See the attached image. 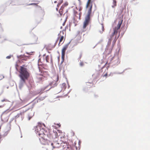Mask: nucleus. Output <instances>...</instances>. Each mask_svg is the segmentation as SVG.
<instances>
[{"instance_id":"17","label":"nucleus","mask_w":150,"mask_h":150,"mask_svg":"<svg viewBox=\"0 0 150 150\" xmlns=\"http://www.w3.org/2000/svg\"><path fill=\"white\" fill-rule=\"evenodd\" d=\"M57 81H55L54 82H53L52 83H54V84H55L56 83V81H58V79H59V77H58V76H57Z\"/></svg>"},{"instance_id":"14","label":"nucleus","mask_w":150,"mask_h":150,"mask_svg":"<svg viewBox=\"0 0 150 150\" xmlns=\"http://www.w3.org/2000/svg\"><path fill=\"white\" fill-rule=\"evenodd\" d=\"M63 6H62L59 10V13L61 16H62L63 14Z\"/></svg>"},{"instance_id":"20","label":"nucleus","mask_w":150,"mask_h":150,"mask_svg":"<svg viewBox=\"0 0 150 150\" xmlns=\"http://www.w3.org/2000/svg\"><path fill=\"white\" fill-rule=\"evenodd\" d=\"M83 62H81L80 63V65L81 66H83Z\"/></svg>"},{"instance_id":"16","label":"nucleus","mask_w":150,"mask_h":150,"mask_svg":"<svg viewBox=\"0 0 150 150\" xmlns=\"http://www.w3.org/2000/svg\"><path fill=\"white\" fill-rule=\"evenodd\" d=\"M108 73H106L105 74H103L102 75V76L103 77H105V78H107V76H108Z\"/></svg>"},{"instance_id":"12","label":"nucleus","mask_w":150,"mask_h":150,"mask_svg":"<svg viewBox=\"0 0 150 150\" xmlns=\"http://www.w3.org/2000/svg\"><path fill=\"white\" fill-rule=\"evenodd\" d=\"M38 3H31L29 4L28 5H34L37 6L39 8H40L41 9H42V8L41 6L38 5V4L39 3V1H38Z\"/></svg>"},{"instance_id":"1","label":"nucleus","mask_w":150,"mask_h":150,"mask_svg":"<svg viewBox=\"0 0 150 150\" xmlns=\"http://www.w3.org/2000/svg\"><path fill=\"white\" fill-rule=\"evenodd\" d=\"M93 4L91 0H88L86 6L87 8V13L85 18V20L83 23V25L82 29L79 33L84 32L86 30V28L88 25L90 21V16L91 13Z\"/></svg>"},{"instance_id":"23","label":"nucleus","mask_w":150,"mask_h":150,"mask_svg":"<svg viewBox=\"0 0 150 150\" xmlns=\"http://www.w3.org/2000/svg\"><path fill=\"white\" fill-rule=\"evenodd\" d=\"M60 5V4H58L57 5V6H59Z\"/></svg>"},{"instance_id":"31","label":"nucleus","mask_w":150,"mask_h":150,"mask_svg":"<svg viewBox=\"0 0 150 150\" xmlns=\"http://www.w3.org/2000/svg\"><path fill=\"white\" fill-rule=\"evenodd\" d=\"M38 39V38H37V40Z\"/></svg>"},{"instance_id":"11","label":"nucleus","mask_w":150,"mask_h":150,"mask_svg":"<svg viewBox=\"0 0 150 150\" xmlns=\"http://www.w3.org/2000/svg\"><path fill=\"white\" fill-rule=\"evenodd\" d=\"M77 41L79 43L82 42L83 40V39H82L81 38V37H80L79 36H77Z\"/></svg>"},{"instance_id":"33","label":"nucleus","mask_w":150,"mask_h":150,"mask_svg":"<svg viewBox=\"0 0 150 150\" xmlns=\"http://www.w3.org/2000/svg\"><path fill=\"white\" fill-rule=\"evenodd\" d=\"M1 107V106H0V107Z\"/></svg>"},{"instance_id":"28","label":"nucleus","mask_w":150,"mask_h":150,"mask_svg":"<svg viewBox=\"0 0 150 150\" xmlns=\"http://www.w3.org/2000/svg\"><path fill=\"white\" fill-rule=\"evenodd\" d=\"M64 24H65V23H63V25H64Z\"/></svg>"},{"instance_id":"26","label":"nucleus","mask_w":150,"mask_h":150,"mask_svg":"<svg viewBox=\"0 0 150 150\" xmlns=\"http://www.w3.org/2000/svg\"><path fill=\"white\" fill-rule=\"evenodd\" d=\"M81 13L80 12V13H79V18H80V16H81L80 13Z\"/></svg>"},{"instance_id":"8","label":"nucleus","mask_w":150,"mask_h":150,"mask_svg":"<svg viewBox=\"0 0 150 150\" xmlns=\"http://www.w3.org/2000/svg\"><path fill=\"white\" fill-rule=\"evenodd\" d=\"M43 58L45 59L46 62H49V59H50V62L51 63H52L53 60L51 57H50L49 55L46 56L45 54H44L43 55Z\"/></svg>"},{"instance_id":"15","label":"nucleus","mask_w":150,"mask_h":150,"mask_svg":"<svg viewBox=\"0 0 150 150\" xmlns=\"http://www.w3.org/2000/svg\"><path fill=\"white\" fill-rule=\"evenodd\" d=\"M116 0H114L113 2V5L112 6V8H114L116 6Z\"/></svg>"},{"instance_id":"18","label":"nucleus","mask_w":150,"mask_h":150,"mask_svg":"<svg viewBox=\"0 0 150 150\" xmlns=\"http://www.w3.org/2000/svg\"><path fill=\"white\" fill-rule=\"evenodd\" d=\"M8 101V100H7V99H3V100H1V101L2 102H4V101H5V102H7V101Z\"/></svg>"},{"instance_id":"3","label":"nucleus","mask_w":150,"mask_h":150,"mask_svg":"<svg viewBox=\"0 0 150 150\" xmlns=\"http://www.w3.org/2000/svg\"><path fill=\"white\" fill-rule=\"evenodd\" d=\"M123 20L121 19L120 21L118 22L117 27H115L113 29V32L110 35V38L112 39L114 35H115V40H116L120 35V29L121 25L122 23Z\"/></svg>"},{"instance_id":"13","label":"nucleus","mask_w":150,"mask_h":150,"mask_svg":"<svg viewBox=\"0 0 150 150\" xmlns=\"http://www.w3.org/2000/svg\"><path fill=\"white\" fill-rule=\"evenodd\" d=\"M101 30L99 29V32L100 33H102L104 31V27L103 24H101Z\"/></svg>"},{"instance_id":"27","label":"nucleus","mask_w":150,"mask_h":150,"mask_svg":"<svg viewBox=\"0 0 150 150\" xmlns=\"http://www.w3.org/2000/svg\"><path fill=\"white\" fill-rule=\"evenodd\" d=\"M57 2V1H54V3H56Z\"/></svg>"},{"instance_id":"7","label":"nucleus","mask_w":150,"mask_h":150,"mask_svg":"<svg viewBox=\"0 0 150 150\" xmlns=\"http://www.w3.org/2000/svg\"><path fill=\"white\" fill-rule=\"evenodd\" d=\"M34 112L32 110H27V117L28 120L30 119L34 116Z\"/></svg>"},{"instance_id":"32","label":"nucleus","mask_w":150,"mask_h":150,"mask_svg":"<svg viewBox=\"0 0 150 150\" xmlns=\"http://www.w3.org/2000/svg\"><path fill=\"white\" fill-rule=\"evenodd\" d=\"M62 32H63V33H64V32H63V31H62Z\"/></svg>"},{"instance_id":"4","label":"nucleus","mask_w":150,"mask_h":150,"mask_svg":"<svg viewBox=\"0 0 150 150\" xmlns=\"http://www.w3.org/2000/svg\"><path fill=\"white\" fill-rule=\"evenodd\" d=\"M35 131L37 132L38 134L40 137L39 139L41 141L43 140H47V136L44 133L43 129H41L40 125H38L37 126Z\"/></svg>"},{"instance_id":"2","label":"nucleus","mask_w":150,"mask_h":150,"mask_svg":"<svg viewBox=\"0 0 150 150\" xmlns=\"http://www.w3.org/2000/svg\"><path fill=\"white\" fill-rule=\"evenodd\" d=\"M19 76L23 83H25L26 80H27L30 76V73L28 71L27 69L22 66L20 67Z\"/></svg>"},{"instance_id":"25","label":"nucleus","mask_w":150,"mask_h":150,"mask_svg":"<svg viewBox=\"0 0 150 150\" xmlns=\"http://www.w3.org/2000/svg\"><path fill=\"white\" fill-rule=\"evenodd\" d=\"M67 5H68V4H66V3H65V4H64V5H65V6H67Z\"/></svg>"},{"instance_id":"24","label":"nucleus","mask_w":150,"mask_h":150,"mask_svg":"<svg viewBox=\"0 0 150 150\" xmlns=\"http://www.w3.org/2000/svg\"><path fill=\"white\" fill-rule=\"evenodd\" d=\"M39 61H40L41 62H41V59H39Z\"/></svg>"},{"instance_id":"21","label":"nucleus","mask_w":150,"mask_h":150,"mask_svg":"<svg viewBox=\"0 0 150 150\" xmlns=\"http://www.w3.org/2000/svg\"><path fill=\"white\" fill-rule=\"evenodd\" d=\"M77 13V12L74 11V14L76 16V14Z\"/></svg>"},{"instance_id":"22","label":"nucleus","mask_w":150,"mask_h":150,"mask_svg":"<svg viewBox=\"0 0 150 150\" xmlns=\"http://www.w3.org/2000/svg\"><path fill=\"white\" fill-rule=\"evenodd\" d=\"M50 85L51 86H52V83H50Z\"/></svg>"},{"instance_id":"34","label":"nucleus","mask_w":150,"mask_h":150,"mask_svg":"<svg viewBox=\"0 0 150 150\" xmlns=\"http://www.w3.org/2000/svg\"><path fill=\"white\" fill-rule=\"evenodd\" d=\"M113 1H114V0H113Z\"/></svg>"},{"instance_id":"29","label":"nucleus","mask_w":150,"mask_h":150,"mask_svg":"<svg viewBox=\"0 0 150 150\" xmlns=\"http://www.w3.org/2000/svg\"><path fill=\"white\" fill-rule=\"evenodd\" d=\"M73 135H74V132H73Z\"/></svg>"},{"instance_id":"19","label":"nucleus","mask_w":150,"mask_h":150,"mask_svg":"<svg viewBox=\"0 0 150 150\" xmlns=\"http://www.w3.org/2000/svg\"><path fill=\"white\" fill-rule=\"evenodd\" d=\"M11 58V56H8L7 57H6V59H10V58Z\"/></svg>"},{"instance_id":"5","label":"nucleus","mask_w":150,"mask_h":150,"mask_svg":"<svg viewBox=\"0 0 150 150\" xmlns=\"http://www.w3.org/2000/svg\"><path fill=\"white\" fill-rule=\"evenodd\" d=\"M60 144L57 141L54 142L53 143L49 142L48 143V146L47 148V150H57Z\"/></svg>"},{"instance_id":"10","label":"nucleus","mask_w":150,"mask_h":150,"mask_svg":"<svg viewBox=\"0 0 150 150\" xmlns=\"http://www.w3.org/2000/svg\"><path fill=\"white\" fill-rule=\"evenodd\" d=\"M37 79L39 81H43L44 80V77L41 76L40 77H38Z\"/></svg>"},{"instance_id":"9","label":"nucleus","mask_w":150,"mask_h":150,"mask_svg":"<svg viewBox=\"0 0 150 150\" xmlns=\"http://www.w3.org/2000/svg\"><path fill=\"white\" fill-rule=\"evenodd\" d=\"M59 39V41L58 45L59 46L60 43H61L63 40H64V41L62 43V44L64 42L65 40V38L64 37V36H62L60 37H59L58 38V39Z\"/></svg>"},{"instance_id":"6","label":"nucleus","mask_w":150,"mask_h":150,"mask_svg":"<svg viewBox=\"0 0 150 150\" xmlns=\"http://www.w3.org/2000/svg\"><path fill=\"white\" fill-rule=\"evenodd\" d=\"M69 45L68 44L65 45L63 47L62 50V61L61 64H62L64 60V56L65 51L68 47Z\"/></svg>"},{"instance_id":"30","label":"nucleus","mask_w":150,"mask_h":150,"mask_svg":"<svg viewBox=\"0 0 150 150\" xmlns=\"http://www.w3.org/2000/svg\"><path fill=\"white\" fill-rule=\"evenodd\" d=\"M26 53H27V54H29V53H27V52Z\"/></svg>"}]
</instances>
